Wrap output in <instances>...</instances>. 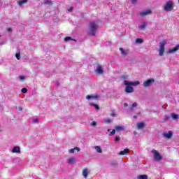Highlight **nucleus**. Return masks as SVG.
Returning a JSON list of instances; mask_svg holds the SVG:
<instances>
[{"label": "nucleus", "instance_id": "f257e3e1", "mask_svg": "<svg viewBox=\"0 0 179 179\" xmlns=\"http://www.w3.org/2000/svg\"><path fill=\"white\" fill-rule=\"evenodd\" d=\"M123 83L126 86V93H134V87L132 86H138L140 83L139 81L129 82L128 80H124Z\"/></svg>", "mask_w": 179, "mask_h": 179}, {"label": "nucleus", "instance_id": "f704fd0d", "mask_svg": "<svg viewBox=\"0 0 179 179\" xmlns=\"http://www.w3.org/2000/svg\"><path fill=\"white\" fill-rule=\"evenodd\" d=\"M3 44H6V40H4L3 41H0V45H3Z\"/></svg>", "mask_w": 179, "mask_h": 179}, {"label": "nucleus", "instance_id": "473e14b6", "mask_svg": "<svg viewBox=\"0 0 179 179\" xmlns=\"http://www.w3.org/2000/svg\"><path fill=\"white\" fill-rule=\"evenodd\" d=\"M91 125L94 127H96L97 125V122H96V121H93L91 123Z\"/></svg>", "mask_w": 179, "mask_h": 179}, {"label": "nucleus", "instance_id": "dca6fc26", "mask_svg": "<svg viewBox=\"0 0 179 179\" xmlns=\"http://www.w3.org/2000/svg\"><path fill=\"white\" fill-rule=\"evenodd\" d=\"M75 150H77V152H80V148H78V147H75L73 149H71L69 150V153H75Z\"/></svg>", "mask_w": 179, "mask_h": 179}, {"label": "nucleus", "instance_id": "c85d7f7f", "mask_svg": "<svg viewBox=\"0 0 179 179\" xmlns=\"http://www.w3.org/2000/svg\"><path fill=\"white\" fill-rule=\"evenodd\" d=\"M32 122L34 124H38V118H34V119H32Z\"/></svg>", "mask_w": 179, "mask_h": 179}, {"label": "nucleus", "instance_id": "9b49d317", "mask_svg": "<svg viewBox=\"0 0 179 179\" xmlns=\"http://www.w3.org/2000/svg\"><path fill=\"white\" fill-rule=\"evenodd\" d=\"M150 13H152V10H145L143 12H141L139 13V15L141 16L142 17H143V16H148V15H150Z\"/></svg>", "mask_w": 179, "mask_h": 179}, {"label": "nucleus", "instance_id": "4468645a", "mask_svg": "<svg viewBox=\"0 0 179 179\" xmlns=\"http://www.w3.org/2000/svg\"><path fill=\"white\" fill-rule=\"evenodd\" d=\"M88 174H89V170L87 169H84L83 171V176L84 178H87Z\"/></svg>", "mask_w": 179, "mask_h": 179}, {"label": "nucleus", "instance_id": "c756f323", "mask_svg": "<svg viewBox=\"0 0 179 179\" xmlns=\"http://www.w3.org/2000/svg\"><path fill=\"white\" fill-rule=\"evenodd\" d=\"M113 135H115V129H113L110 134H109L110 136H113Z\"/></svg>", "mask_w": 179, "mask_h": 179}, {"label": "nucleus", "instance_id": "20e7f679", "mask_svg": "<svg viewBox=\"0 0 179 179\" xmlns=\"http://www.w3.org/2000/svg\"><path fill=\"white\" fill-rule=\"evenodd\" d=\"M166 44H167V42L166 41H162L159 43V57H163V54H164V47Z\"/></svg>", "mask_w": 179, "mask_h": 179}, {"label": "nucleus", "instance_id": "423d86ee", "mask_svg": "<svg viewBox=\"0 0 179 179\" xmlns=\"http://www.w3.org/2000/svg\"><path fill=\"white\" fill-rule=\"evenodd\" d=\"M95 73H96V75H103L104 73V69H103V66L98 64L95 69Z\"/></svg>", "mask_w": 179, "mask_h": 179}, {"label": "nucleus", "instance_id": "cd10ccee", "mask_svg": "<svg viewBox=\"0 0 179 179\" xmlns=\"http://www.w3.org/2000/svg\"><path fill=\"white\" fill-rule=\"evenodd\" d=\"M95 149H96V152H97L98 153H101V152H102V151H101V148H100V146H96V147H95Z\"/></svg>", "mask_w": 179, "mask_h": 179}, {"label": "nucleus", "instance_id": "79ce46f5", "mask_svg": "<svg viewBox=\"0 0 179 179\" xmlns=\"http://www.w3.org/2000/svg\"><path fill=\"white\" fill-rule=\"evenodd\" d=\"M136 2H138V0H131L132 3H135Z\"/></svg>", "mask_w": 179, "mask_h": 179}, {"label": "nucleus", "instance_id": "7ed1b4c3", "mask_svg": "<svg viewBox=\"0 0 179 179\" xmlns=\"http://www.w3.org/2000/svg\"><path fill=\"white\" fill-rule=\"evenodd\" d=\"M162 8L165 12H171L174 9V1L173 0L166 1Z\"/></svg>", "mask_w": 179, "mask_h": 179}, {"label": "nucleus", "instance_id": "bb28decb", "mask_svg": "<svg viewBox=\"0 0 179 179\" xmlns=\"http://www.w3.org/2000/svg\"><path fill=\"white\" fill-rule=\"evenodd\" d=\"M135 107H138V103H136V102H134L131 105V107L130 108L131 111H132V110H134V108H135Z\"/></svg>", "mask_w": 179, "mask_h": 179}, {"label": "nucleus", "instance_id": "8fccbe9b", "mask_svg": "<svg viewBox=\"0 0 179 179\" xmlns=\"http://www.w3.org/2000/svg\"><path fill=\"white\" fill-rule=\"evenodd\" d=\"M138 115H141V112L138 113Z\"/></svg>", "mask_w": 179, "mask_h": 179}, {"label": "nucleus", "instance_id": "5701e85b", "mask_svg": "<svg viewBox=\"0 0 179 179\" xmlns=\"http://www.w3.org/2000/svg\"><path fill=\"white\" fill-rule=\"evenodd\" d=\"M73 163H75V158L71 157L68 159L69 164H73Z\"/></svg>", "mask_w": 179, "mask_h": 179}, {"label": "nucleus", "instance_id": "9d476101", "mask_svg": "<svg viewBox=\"0 0 179 179\" xmlns=\"http://www.w3.org/2000/svg\"><path fill=\"white\" fill-rule=\"evenodd\" d=\"M120 51L121 54L123 55V57H127L129 54V50H125L122 48H120Z\"/></svg>", "mask_w": 179, "mask_h": 179}, {"label": "nucleus", "instance_id": "412c9836", "mask_svg": "<svg viewBox=\"0 0 179 179\" xmlns=\"http://www.w3.org/2000/svg\"><path fill=\"white\" fill-rule=\"evenodd\" d=\"M27 1L28 0H20L17 3L19 5V6H22V5H23V3H27Z\"/></svg>", "mask_w": 179, "mask_h": 179}, {"label": "nucleus", "instance_id": "37998d69", "mask_svg": "<svg viewBox=\"0 0 179 179\" xmlns=\"http://www.w3.org/2000/svg\"><path fill=\"white\" fill-rule=\"evenodd\" d=\"M122 78L126 80V79H127V77L126 76H122Z\"/></svg>", "mask_w": 179, "mask_h": 179}, {"label": "nucleus", "instance_id": "58836bf2", "mask_svg": "<svg viewBox=\"0 0 179 179\" xmlns=\"http://www.w3.org/2000/svg\"><path fill=\"white\" fill-rule=\"evenodd\" d=\"M7 31H8V33L12 32V28H8Z\"/></svg>", "mask_w": 179, "mask_h": 179}, {"label": "nucleus", "instance_id": "c03bdc74", "mask_svg": "<svg viewBox=\"0 0 179 179\" xmlns=\"http://www.w3.org/2000/svg\"><path fill=\"white\" fill-rule=\"evenodd\" d=\"M20 80H24V76H20Z\"/></svg>", "mask_w": 179, "mask_h": 179}, {"label": "nucleus", "instance_id": "39448f33", "mask_svg": "<svg viewBox=\"0 0 179 179\" xmlns=\"http://www.w3.org/2000/svg\"><path fill=\"white\" fill-rule=\"evenodd\" d=\"M151 152L153 153L154 159H155V160H156V162H160V160H162V159H163V157H162V155H160V153H159V152H157V150H152L151 151Z\"/></svg>", "mask_w": 179, "mask_h": 179}, {"label": "nucleus", "instance_id": "2f4dec72", "mask_svg": "<svg viewBox=\"0 0 179 179\" xmlns=\"http://www.w3.org/2000/svg\"><path fill=\"white\" fill-rule=\"evenodd\" d=\"M15 57H16L17 59H20V52L16 53Z\"/></svg>", "mask_w": 179, "mask_h": 179}, {"label": "nucleus", "instance_id": "de8ad7c7", "mask_svg": "<svg viewBox=\"0 0 179 179\" xmlns=\"http://www.w3.org/2000/svg\"><path fill=\"white\" fill-rule=\"evenodd\" d=\"M133 118H134L135 120H136V118H138V116H137V115H134V116H133Z\"/></svg>", "mask_w": 179, "mask_h": 179}, {"label": "nucleus", "instance_id": "f8f14e48", "mask_svg": "<svg viewBox=\"0 0 179 179\" xmlns=\"http://www.w3.org/2000/svg\"><path fill=\"white\" fill-rule=\"evenodd\" d=\"M115 129L117 132H120V131H124L125 128L124 126H115Z\"/></svg>", "mask_w": 179, "mask_h": 179}, {"label": "nucleus", "instance_id": "393cba45", "mask_svg": "<svg viewBox=\"0 0 179 179\" xmlns=\"http://www.w3.org/2000/svg\"><path fill=\"white\" fill-rule=\"evenodd\" d=\"M45 5H52V1L51 0H44Z\"/></svg>", "mask_w": 179, "mask_h": 179}, {"label": "nucleus", "instance_id": "f03ea898", "mask_svg": "<svg viewBox=\"0 0 179 179\" xmlns=\"http://www.w3.org/2000/svg\"><path fill=\"white\" fill-rule=\"evenodd\" d=\"M97 29H99V25L96 23V22H90L88 28V34L90 36H95L96 31H97Z\"/></svg>", "mask_w": 179, "mask_h": 179}, {"label": "nucleus", "instance_id": "a19ab883", "mask_svg": "<svg viewBox=\"0 0 179 179\" xmlns=\"http://www.w3.org/2000/svg\"><path fill=\"white\" fill-rule=\"evenodd\" d=\"M111 117H115V113L114 112H113L111 114H110Z\"/></svg>", "mask_w": 179, "mask_h": 179}, {"label": "nucleus", "instance_id": "6ab92c4d", "mask_svg": "<svg viewBox=\"0 0 179 179\" xmlns=\"http://www.w3.org/2000/svg\"><path fill=\"white\" fill-rule=\"evenodd\" d=\"M146 26H148V22H143V24L138 26V28L140 29V30H143V29H145V27H146Z\"/></svg>", "mask_w": 179, "mask_h": 179}, {"label": "nucleus", "instance_id": "aec40b11", "mask_svg": "<svg viewBox=\"0 0 179 179\" xmlns=\"http://www.w3.org/2000/svg\"><path fill=\"white\" fill-rule=\"evenodd\" d=\"M119 155H120V156H124V155H128V150L124 149V150L120 151V152H119Z\"/></svg>", "mask_w": 179, "mask_h": 179}, {"label": "nucleus", "instance_id": "1a4fd4ad", "mask_svg": "<svg viewBox=\"0 0 179 179\" xmlns=\"http://www.w3.org/2000/svg\"><path fill=\"white\" fill-rule=\"evenodd\" d=\"M85 99L87 100H99V99H100V96L97 94L95 95H87L85 96Z\"/></svg>", "mask_w": 179, "mask_h": 179}, {"label": "nucleus", "instance_id": "2eb2a0df", "mask_svg": "<svg viewBox=\"0 0 179 179\" xmlns=\"http://www.w3.org/2000/svg\"><path fill=\"white\" fill-rule=\"evenodd\" d=\"M179 50V45H177L175 48L170 49L169 50V53L176 52V51H178Z\"/></svg>", "mask_w": 179, "mask_h": 179}, {"label": "nucleus", "instance_id": "a18cd8bd", "mask_svg": "<svg viewBox=\"0 0 179 179\" xmlns=\"http://www.w3.org/2000/svg\"><path fill=\"white\" fill-rule=\"evenodd\" d=\"M18 110H19V111H22V110H23V108L19 107V108H18Z\"/></svg>", "mask_w": 179, "mask_h": 179}, {"label": "nucleus", "instance_id": "0eeeda50", "mask_svg": "<svg viewBox=\"0 0 179 179\" xmlns=\"http://www.w3.org/2000/svg\"><path fill=\"white\" fill-rule=\"evenodd\" d=\"M162 136L166 139H171L173 138V131H169L168 132L162 133Z\"/></svg>", "mask_w": 179, "mask_h": 179}, {"label": "nucleus", "instance_id": "4be33fe9", "mask_svg": "<svg viewBox=\"0 0 179 179\" xmlns=\"http://www.w3.org/2000/svg\"><path fill=\"white\" fill-rule=\"evenodd\" d=\"M138 179H148V175H140L137 176Z\"/></svg>", "mask_w": 179, "mask_h": 179}, {"label": "nucleus", "instance_id": "e433bc0d", "mask_svg": "<svg viewBox=\"0 0 179 179\" xmlns=\"http://www.w3.org/2000/svg\"><path fill=\"white\" fill-rule=\"evenodd\" d=\"M120 141V137L115 138V142H118Z\"/></svg>", "mask_w": 179, "mask_h": 179}, {"label": "nucleus", "instance_id": "b1692460", "mask_svg": "<svg viewBox=\"0 0 179 179\" xmlns=\"http://www.w3.org/2000/svg\"><path fill=\"white\" fill-rule=\"evenodd\" d=\"M171 117L173 118V120H178V115L176 113H171Z\"/></svg>", "mask_w": 179, "mask_h": 179}, {"label": "nucleus", "instance_id": "6e6552de", "mask_svg": "<svg viewBox=\"0 0 179 179\" xmlns=\"http://www.w3.org/2000/svg\"><path fill=\"white\" fill-rule=\"evenodd\" d=\"M155 82V80L153 78L148 79L146 81H145L143 84L144 87H149V86L152 85V83Z\"/></svg>", "mask_w": 179, "mask_h": 179}, {"label": "nucleus", "instance_id": "09e8293b", "mask_svg": "<svg viewBox=\"0 0 179 179\" xmlns=\"http://www.w3.org/2000/svg\"><path fill=\"white\" fill-rule=\"evenodd\" d=\"M110 131H111V129H108V132H110Z\"/></svg>", "mask_w": 179, "mask_h": 179}, {"label": "nucleus", "instance_id": "a211bd4d", "mask_svg": "<svg viewBox=\"0 0 179 179\" xmlns=\"http://www.w3.org/2000/svg\"><path fill=\"white\" fill-rule=\"evenodd\" d=\"M144 127H145V123H143V122H139L137 124L138 129H142L144 128Z\"/></svg>", "mask_w": 179, "mask_h": 179}, {"label": "nucleus", "instance_id": "7c9ffc66", "mask_svg": "<svg viewBox=\"0 0 179 179\" xmlns=\"http://www.w3.org/2000/svg\"><path fill=\"white\" fill-rule=\"evenodd\" d=\"M72 40V38L69 37V36H67L66 38H64V41H69Z\"/></svg>", "mask_w": 179, "mask_h": 179}, {"label": "nucleus", "instance_id": "72a5a7b5", "mask_svg": "<svg viewBox=\"0 0 179 179\" xmlns=\"http://www.w3.org/2000/svg\"><path fill=\"white\" fill-rule=\"evenodd\" d=\"M105 122H106V124H110V122H111V120L110 119H106L105 120Z\"/></svg>", "mask_w": 179, "mask_h": 179}, {"label": "nucleus", "instance_id": "3c124183", "mask_svg": "<svg viewBox=\"0 0 179 179\" xmlns=\"http://www.w3.org/2000/svg\"><path fill=\"white\" fill-rule=\"evenodd\" d=\"M178 2H179V0H178Z\"/></svg>", "mask_w": 179, "mask_h": 179}, {"label": "nucleus", "instance_id": "c9c22d12", "mask_svg": "<svg viewBox=\"0 0 179 179\" xmlns=\"http://www.w3.org/2000/svg\"><path fill=\"white\" fill-rule=\"evenodd\" d=\"M22 93H27V89H26V88H22Z\"/></svg>", "mask_w": 179, "mask_h": 179}, {"label": "nucleus", "instance_id": "ea45409f", "mask_svg": "<svg viewBox=\"0 0 179 179\" xmlns=\"http://www.w3.org/2000/svg\"><path fill=\"white\" fill-rule=\"evenodd\" d=\"M72 10H73V7H71V8L69 9V12H72Z\"/></svg>", "mask_w": 179, "mask_h": 179}, {"label": "nucleus", "instance_id": "ddd939ff", "mask_svg": "<svg viewBox=\"0 0 179 179\" xmlns=\"http://www.w3.org/2000/svg\"><path fill=\"white\" fill-rule=\"evenodd\" d=\"M13 153H20V148L19 146H15L12 150Z\"/></svg>", "mask_w": 179, "mask_h": 179}, {"label": "nucleus", "instance_id": "f3484780", "mask_svg": "<svg viewBox=\"0 0 179 179\" xmlns=\"http://www.w3.org/2000/svg\"><path fill=\"white\" fill-rule=\"evenodd\" d=\"M90 106L94 107L95 110H100V106H99L97 104L93 103V102H90Z\"/></svg>", "mask_w": 179, "mask_h": 179}, {"label": "nucleus", "instance_id": "49530a36", "mask_svg": "<svg viewBox=\"0 0 179 179\" xmlns=\"http://www.w3.org/2000/svg\"><path fill=\"white\" fill-rule=\"evenodd\" d=\"M124 107H128V103H124Z\"/></svg>", "mask_w": 179, "mask_h": 179}, {"label": "nucleus", "instance_id": "a878e982", "mask_svg": "<svg viewBox=\"0 0 179 179\" xmlns=\"http://www.w3.org/2000/svg\"><path fill=\"white\" fill-rule=\"evenodd\" d=\"M136 44H142V43H143V39H142V38H137L136 40Z\"/></svg>", "mask_w": 179, "mask_h": 179}, {"label": "nucleus", "instance_id": "4c0bfd02", "mask_svg": "<svg viewBox=\"0 0 179 179\" xmlns=\"http://www.w3.org/2000/svg\"><path fill=\"white\" fill-rule=\"evenodd\" d=\"M169 119H170V116H169V115L165 116L166 121H167V120H169Z\"/></svg>", "mask_w": 179, "mask_h": 179}]
</instances>
